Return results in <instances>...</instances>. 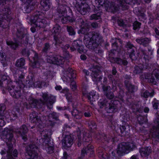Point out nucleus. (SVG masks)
<instances>
[{"label":"nucleus","mask_w":159,"mask_h":159,"mask_svg":"<svg viewBox=\"0 0 159 159\" xmlns=\"http://www.w3.org/2000/svg\"><path fill=\"white\" fill-rule=\"evenodd\" d=\"M85 39V44L90 49L97 48L102 41L100 34L93 32H90L88 35H86Z\"/></svg>","instance_id":"nucleus-1"},{"label":"nucleus","mask_w":159,"mask_h":159,"mask_svg":"<svg viewBox=\"0 0 159 159\" xmlns=\"http://www.w3.org/2000/svg\"><path fill=\"white\" fill-rule=\"evenodd\" d=\"M5 80L2 79L1 80V84L3 85L2 86L6 88L8 90L11 95L14 98L18 99L19 98L21 95V89L22 87L21 85H18V87H17V89H14L15 86L12 84V82L11 81L7 80L6 77L3 76Z\"/></svg>","instance_id":"nucleus-2"},{"label":"nucleus","mask_w":159,"mask_h":159,"mask_svg":"<svg viewBox=\"0 0 159 159\" xmlns=\"http://www.w3.org/2000/svg\"><path fill=\"white\" fill-rule=\"evenodd\" d=\"M120 102L117 100H104L98 102V105L100 108L105 107L106 111L108 113H112L116 112L118 110Z\"/></svg>","instance_id":"nucleus-3"},{"label":"nucleus","mask_w":159,"mask_h":159,"mask_svg":"<svg viewBox=\"0 0 159 159\" xmlns=\"http://www.w3.org/2000/svg\"><path fill=\"white\" fill-rule=\"evenodd\" d=\"M76 78L75 71L71 68L68 67L64 72L63 75L62 77L64 81L71 82L70 87L73 91L76 89V82L73 80Z\"/></svg>","instance_id":"nucleus-4"},{"label":"nucleus","mask_w":159,"mask_h":159,"mask_svg":"<svg viewBox=\"0 0 159 159\" xmlns=\"http://www.w3.org/2000/svg\"><path fill=\"white\" fill-rule=\"evenodd\" d=\"M140 78L143 80H147V81L153 85L159 84V68L153 70L152 73H144L141 75Z\"/></svg>","instance_id":"nucleus-5"},{"label":"nucleus","mask_w":159,"mask_h":159,"mask_svg":"<svg viewBox=\"0 0 159 159\" xmlns=\"http://www.w3.org/2000/svg\"><path fill=\"white\" fill-rule=\"evenodd\" d=\"M135 147V145L132 143H122L119 145L117 153L118 155L121 156L122 154L128 152L127 151L132 150Z\"/></svg>","instance_id":"nucleus-6"},{"label":"nucleus","mask_w":159,"mask_h":159,"mask_svg":"<svg viewBox=\"0 0 159 159\" xmlns=\"http://www.w3.org/2000/svg\"><path fill=\"white\" fill-rule=\"evenodd\" d=\"M31 21L34 24V26L39 28L43 27L47 24V21L40 14H36L31 17Z\"/></svg>","instance_id":"nucleus-7"},{"label":"nucleus","mask_w":159,"mask_h":159,"mask_svg":"<svg viewBox=\"0 0 159 159\" xmlns=\"http://www.w3.org/2000/svg\"><path fill=\"white\" fill-rule=\"evenodd\" d=\"M43 99H40L41 102L46 104L48 107L50 109L52 107V104L55 102L56 98L54 96L49 95L47 93H42Z\"/></svg>","instance_id":"nucleus-8"},{"label":"nucleus","mask_w":159,"mask_h":159,"mask_svg":"<svg viewBox=\"0 0 159 159\" xmlns=\"http://www.w3.org/2000/svg\"><path fill=\"white\" fill-rule=\"evenodd\" d=\"M27 30L24 28L18 29L16 35V37L21 40L20 43L27 44L28 43V38L26 36Z\"/></svg>","instance_id":"nucleus-9"},{"label":"nucleus","mask_w":159,"mask_h":159,"mask_svg":"<svg viewBox=\"0 0 159 159\" xmlns=\"http://www.w3.org/2000/svg\"><path fill=\"white\" fill-rule=\"evenodd\" d=\"M156 125L151 129L150 134L153 140L159 142V116L154 121Z\"/></svg>","instance_id":"nucleus-10"},{"label":"nucleus","mask_w":159,"mask_h":159,"mask_svg":"<svg viewBox=\"0 0 159 159\" xmlns=\"http://www.w3.org/2000/svg\"><path fill=\"white\" fill-rule=\"evenodd\" d=\"M101 68L98 65H94L91 68L92 71L91 76L93 80L97 84L98 82L101 81L102 77L101 75Z\"/></svg>","instance_id":"nucleus-11"},{"label":"nucleus","mask_w":159,"mask_h":159,"mask_svg":"<svg viewBox=\"0 0 159 159\" xmlns=\"http://www.w3.org/2000/svg\"><path fill=\"white\" fill-rule=\"evenodd\" d=\"M78 140L77 145L78 147H80L81 145L82 142L84 145H86V143L87 142L90 143L91 140V138L89 137V134L86 132H84L82 135H78Z\"/></svg>","instance_id":"nucleus-12"},{"label":"nucleus","mask_w":159,"mask_h":159,"mask_svg":"<svg viewBox=\"0 0 159 159\" xmlns=\"http://www.w3.org/2000/svg\"><path fill=\"white\" fill-rule=\"evenodd\" d=\"M29 149H28L27 154L29 156V159H36L37 158L38 154L37 151L38 150V147L35 144H32L29 145Z\"/></svg>","instance_id":"nucleus-13"},{"label":"nucleus","mask_w":159,"mask_h":159,"mask_svg":"<svg viewBox=\"0 0 159 159\" xmlns=\"http://www.w3.org/2000/svg\"><path fill=\"white\" fill-rule=\"evenodd\" d=\"M65 60L63 57L59 56H49L47 58L48 63L60 65L64 63Z\"/></svg>","instance_id":"nucleus-14"},{"label":"nucleus","mask_w":159,"mask_h":159,"mask_svg":"<svg viewBox=\"0 0 159 159\" xmlns=\"http://www.w3.org/2000/svg\"><path fill=\"white\" fill-rule=\"evenodd\" d=\"M87 155L90 157H93L94 155L93 146L89 143L87 144V147H84L82 150L81 157L83 159Z\"/></svg>","instance_id":"nucleus-15"},{"label":"nucleus","mask_w":159,"mask_h":159,"mask_svg":"<svg viewBox=\"0 0 159 159\" xmlns=\"http://www.w3.org/2000/svg\"><path fill=\"white\" fill-rule=\"evenodd\" d=\"M14 76L16 83H18L19 85H21V86L24 85L22 82L24 79L25 75L23 72L20 70H17L14 74Z\"/></svg>","instance_id":"nucleus-16"},{"label":"nucleus","mask_w":159,"mask_h":159,"mask_svg":"<svg viewBox=\"0 0 159 159\" xmlns=\"http://www.w3.org/2000/svg\"><path fill=\"white\" fill-rule=\"evenodd\" d=\"M75 8L79 12L83 15H85L89 10V6L87 4L77 5Z\"/></svg>","instance_id":"nucleus-17"},{"label":"nucleus","mask_w":159,"mask_h":159,"mask_svg":"<svg viewBox=\"0 0 159 159\" xmlns=\"http://www.w3.org/2000/svg\"><path fill=\"white\" fill-rule=\"evenodd\" d=\"M141 51L144 56V57L141 59V64L142 65V68L143 69H147L149 67V64L148 63L149 60V57L145 51L142 50H141Z\"/></svg>","instance_id":"nucleus-18"},{"label":"nucleus","mask_w":159,"mask_h":159,"mask_svg":"<svg viewBox=\"0 0 159 159\" xmlns=\"http://www.w3.org/2000/svg\"><path fill=\"white\" fill-rule=\"evenodd\" d=\"M32 55L31 57H33L34 62L32 63V66L33 68H39L40 65V60L39 58L38 54L35 52L31 51Z\"/></svg>","instance_id":"nucleus-19"},{"label":"nucleus","mask_w":159,"mask_h":159,"mask_svg":"<svg viewBox=\"0 0 159 159\" xmlns=\"http://www.w3.org/2000/svg\"><path fill=\"white\" fill-rule=\"evenodd\" d=\"M62 141L63 146L65 147H70L73 143V139L69 135L66 136Z\"/></svg>","instance_id":"nucleus-20"},{"label":"nucleus","mask_w":159,"mask_h":159,"mask_svg":"<svg viewBox=\"0 0 159 159\" xmlns=\"http://www.w3.org/2000/svg\"><path fill=\"white\" fill-rule=\"evenodd\" d=\"M140 45H143L144 47L147 46L151 41L150 38H141L140 39H137L135 40Z\"/></svg>","instance_id":"nucleus-21"},{"label":"nucleus","mask_w":159,"mask_h":159,"mask_svg":"<svg viewBox=\"0 0 159 159\" xmlns=\"http://www.w3.org/2000/svg\"><path fill=\"white\" fill-rule=\"evenodd\" d=\"M30 120L32 122L36 123L40 122L41 120L40 116H38V113L34 111H33L30 114Z\"/></svg>","instance_id":"nucleus-22"},{"label":"nucleus","mask_w":159,"mask_h":159,"mask_svg":"<svg viewBox=\"0 0 159 159\" xmlns=\"http://www.w3.org/2000/svg\"><path fill=\"white\" fill-rule=\"evenodd\" d=\"M151 149L150 147L142 148L139 149V152L142 157L148 156L151 152Z\"/></svg>","instance_id":"nucleus-23"},{"label":"nucleus","mask_w":159,"mask_h":159,"mask_svg":"<svg viewBox=\"0 0 159 159\" xmlns=\"http://www.w3.org/2000/svg\"><path fill=\"white\" fill-rule=\"evenodd\" d=\"M102 13V12L99 11L97 13L92 14L89 16V20H99L98 21L101 22L102 21L101 16Z\"/></svg>","instance_id":"nucleus-24"},{"label":"nucleus","mask_w":159,"mask_h":159,"mask_svg":"<svg viewBox=\"0 0 159 159\" xmlns=\"http://www.w3.org/2000/svg\"><path fill=\"white\" fill-rule=\"evenodd\" d=\"M81 44V42L79 40H75L72 43V46L70 47V49L72 51H74L76 50L79 51Z\"/></svg>","instance_id":"nucleus-25"},{"label":"nucleus","mask_w":159,"mask_h":159,"mask_svg":"<svg viewBox=\"0 0 159 159\" xmlns=\"http://www.w3.org/2000/svg\"><path fill=\"white\" fill-rule=\"evenodd\" d=\"M29 103L31 107H37L39 108L40 107L39 101L33 98H30L29 99Z\"/></svg>","instance_id":"nucleus-26"},{"label":"nucleus","mask_w":159,"mask_h":159,"mask_svg":"<svg viewBox=\"0 0 159 159\" xmlns=\"http://www.w3.org/2000/svg\"><path fill=\"white\" fill-rule=\"evenodd\" d=\"M111 42L112 44V46L113 49L116 50L117 49L118 46L117 45V43L119 42L122 44V41L120 39H117L116 38H112L111 39Z\"/></svg>","instance_id":"nucleus-27"},{"label":"nucleus","mask_w":159,"mask_h":159,"mask_svg":"<svg viewBox=\"0 0 159 159\" xmlns=\"http://www.w3.org/2000/svg\"><path fill=\"white\" fill-rule=\"evenodd\" d=\"M6 43L10 48L13 50H16L19 46L18 42L16 41L14 42L11 40H7Z\"/></svg>","instance_id":"nucleus-28"},{"label":"nucleus","mask_w":159,"mask_h":159,"mask_svg":"<svg viewBox=\"0 0 159 159\" xmlns=\"http://www.w3.org/2000/svg\"><path fill=\"white\" fill-rule=\"evenodd\" d=\"M131 105V108L134 112L142 113L143 110L139 108V102H135L130 104Z\"/></svg>","instance_id":"nucleus-29"},{"label":"nucleus","mask_w":159,"mask_h":159,"mask_svg":"<svg viewBox=\"0 0 159 159\" xmlns=\"http://www.w3.org/2000/svg\"><path fill=\"white\" fill-rule=\"evenodd\" d=\"M75 21V20L69 16H63L61 19V22L63 24L69 22L72 23Z\"/></svg>","instance_id":"nucleus-30"},{"label":"nucleus","mask_w":159,"mask_h":159,"mask_svg":"<svg viewBox=\"0 0 159 159\" xmlns=\"http://www.w3.org/2000/svg\"><path fill=\"white\" fill-rule=\"evenodd\" d=\"M154 94V92L153 90L151 92H149L147 90L143 91L141 93V96L145 98H147L149 97H152Z\"/></svg>","instance_id":"nucleus-31"},{"label":"nucleus","mask_w":159,"mask_h":159,"mask_svg":"<svg viewBox=\"0 0 159 159\" xmlns=\"http://www.w3.org/2000/svg\"><path fill=\"white\" fill-rule=\"evenodd\" d=\"M48 120L49 122H50V125L51 126H53L54 125L53 122H52L50 120V117H52L53 119H54L55 120H58V117L56 113L53 112L51 114H50L47 116Z\"/></svg>","instance_id":"nucleus-32"},{"label":"nucleus","mask_w":159,"mask_h":159,"mask_svg":"<svg viewBox=\"0 0 159 159\" xmlns=\"http://www.w3.org/2000/svg\"><path fill=\"white\" fill-rule=\"evenodd\" d=\"M89 28L88 27H81V29L79 30L78 33L80 34V33H81L82 34H84V43H85V36L86 35H88L89 33H90V32H89Z\"/></svg>","instance_id":"nucleus-33"},{"label":"nucleus","mask_w":159,"mask_h":159,"mask_svg":"<svg viewBox=\"0 0 159 159\" xmlns=\"http://www.w3.org/2000/svg\"><path fill=\"white\" fill-rule=\"evenodd\" d=\"M27 128L25 125H22L19 130L17 129L16 130H14L15 132L19 134L20 135L22 134H25L27 132Z\"/></svg>","instance_id":"nucleus-34"},{"label":"nucleus","mask_w":159,"mask_h":159,"mask_svg":"<svg viewBox=\"0 0 159 159\" xmlns=\"http://www.w3.org/2000/svg\"><path fill=\"white\" fill-rule=\"evenodd\" d=\"M113 60L114 62H116L120 65H123L124 66H126L128 64V62L126 60H122L120 58H113Z\"/></svg>","instance_id":"nucleus-35"},{"label":"nucleus","mask_w":159,"mask_h":159,"mask_svg":"<svg viewBox=\"0 0 159 159\" xmlns=\"http://www.w3.org/2000/svg\"><path fill=\"white\" fill-rule=\"evenodd\" d=\"M50 48L51 45L49 43H46L43 45L42 52L43 53L46 54Z\"/></svg>","instance_id":"nucleus-36"},{"label":"nucleus","mask_w":159,"mask_h":159,"mask_svg":"<svg viewBox=\"0 0 159 159\" xmlns=\"http://www.w3.org/2000/svg\"><path fill=\"white\" fill-rule=\"evenodd\" d=\"M125 47L127 48L128 53L130 52H134L135 47L130 42H128L126 43Z\"/></svg>","instance_id":"nucleus-37"},{"label":"nucleus","mask_w":159,"mask_h":159,"mask_svg":"<svg viewBox=\"0 0 159 159\" xmlns=\"http://www.w3.org/2000/svg\"><path fill=\"white\" fill-rule=\"evenodd\" d=\"M77 23L81 27H88L89 24L86 20H84L81 18H79L77 20Z\"/></svg>","instance_id":"nucleus-38"},{"label":"nucleus","mask_w":159,"mask_h":159,"mask_svg":"<svg viewBox=\"0 0 159 159\" xmlns=\"http://www.w3.org/2000/svg\"><path fill=\"white\" fill-rule=\"evenodd\" d=\"M49 0H41L40 4L45 10L49 8Z\"/></svg>","instance_id":"nucleus-39"},{"label":"nucleus","mask_w":159,"mask_h":159,"mask_svg":"<svg viewBox=\"0 0 159 159\" xmlns=\"http://www.w3.org/2000/svg\"><path fill=\"white\" fill-rule=\"evenodd\" d=\"M24 7L22 10L23 12L25 13H29L33 9V7L30 4H25L24 5Z\"/></svg>","instance_id":"nucleus-40"},{"label":"nucleus","mask_w":159,"mask_h":159,"mask_svg":"<svg viewBox=\"0 0 159 159\" xmlns=\"http://www.w3.org/2000/svg\"><path fill=\"white\" fill-rule=\"evenodd\" d=\"M72 115L74 117V118L76 119H80L82 117V115L76 109H74L72 111Z\"/></svg>","instance_id":"nucleus-41"},{"label":"nucleus","mask_w":159,"mask_h":159,"mask_svg":"<svg viewBox=\"0 0 159 159\" xmlns=\"http://www.w3.org/2000/svg\"><path fill=\"white\" fill-rule=\"evenodd\" d=\"M137 120L139 124L141 125L143 123H146L148 120L147 116H142L141 115H139L138 117Z\"/></svg>","instance_id":"nucleus-42"},{"label":"nucleus","mask_w":159,"mask_h":159,"mask_svg":"<svg viewBox=\"0 0 159 159\" xmlns=\"http://www.w3.org/2000/svg\"><path fill=\"white\" fill-rule=\"evenodd\" d=\"M126 88L128 91V92L126 93L127 95H129V93H133L134 92V86L129 83H128L126 85Z\"/></svg>","instance_id":"nucleus-43"},{"label":"nucleus","mask_w":159,"mask_h":159,"mask_svg":"<svg viewBox=\"0 0 159 159\" xmlns=\"http://www.w3.org/2000/svg\"><path fill=\"white\" fill-rule=\"evenodd\" d=\"M129 127L128 124H127L125 122H122V125H120V129L121 133H123L126 131V129H129Z\"/></svg>","instance_id":"nucleus-44"},{"label":"nucleus","mask_w":159,"mask_h":159,"mask_svg":"<svg viewBox=\"0 0 159 159\" xmlns=\"http://www.w3.org/2000/svg\"><path fill=\"white\" fill-rule=\"evenodd\" d=\"M25 64V59L23 58H21L17 60L16 66L18 67H21L24 65Z\"/></svg>","instance_id":"nucleus-45"},{"label":"nucleus","mask_w":159,"mask_h":159,"mask_svg":"<svg viewBox=\"0 0 159 159\" xmlns=\"http://www.w3.org/2000/svg\"><path fill=\"white\" fill-rule=\"evenodd\" d=\"M66 30L68 32L69 34L70 35L74 36L75 34V32L74 28L71 26L67 25L66 26Z\"/></svg>","instance_id":"nucleus-46"},{"label":"nucleus","mask_w":159,"mask_h":159,"mask_svg":"<svg viewBox=\"0 0 159 159\" xmlns=\"http://www.w3.org/2000/svg\"><path fill=\"white\" fill-rule=\"evenodd\" d=\"M61 30V27L58 24H55L52 30V32L55 34L59 33Z\"/></svg>","instance_id":"nucleus-47"},{"label":"nucleus","mask_w":159,"mask_h":159,"mask_svg":"<svg viewBox=\"0 0 159 159\" xmlns=\"http://www.w3.org/2000/svg\"><path fill=\"white\" fill-rule=\"evenodd\" d=\"M32 50H30L27 48H25L23 49L22 51V53L23 55L26 57H29L30 55H32Z\"/></svg>","instance_id":"nucleus-48"},{"label":"nucleus","mask_w":159,"mask_h":159,"mask_svg":"<svg viewBox=\"0 0 159 159\" xmlns=\"http://www.w3.org/2000/svg\"><path fill=\"white\" fill-rule=\"evenodd\" d=\"M143 70V68L142 67L136 66L134 67L133 72L135 74H139L142 72Z\"/></svg>","instance_id":"nucleus-49"},{"label":"nucleus","mask_w":159,"mask_h":159,"mask_svg":"<svg viewBox=\"0 0 159 159\" xmlns=\"http://www.w3.org/2000/svg\"><path fill=\"white\" fill-rule=\"evenodd\" d=\"M12 149H11V154L10 155V156H11V157L13 159H16L15 158L17 157V155L18 154L17 151L16 149H15L13 152V153H12ZM8 151L9 148H8V150L7 151V154L6 157V159H7V156H8Z\"/></svg>","instance_id":"nucleus-50"},{"label":"nucleus","mask_w":159,"mask_h":159,"mask_svg":"<svg viewBox=\"0 0 159 159\" xmlns=\"http://www.w3.org/2000/svg\"><path fill=\"white\" fill-rule=\"evenodd\" d=\"M102 89H103L104 94L110 91L111 87L109 86L103 85H102Z\"/></svg>","instance_id":"nucleus-51"},{"label":"nucleus","mask_w":159,"mask_h":159,"mask_svg":"<svg viewBox=\"0 0 159 159\" xmlns=\"http://www.w3.org/2000/svg\"><path fill=\"white\" fill-rule=\"evenodd\" d=\"M141 24L140 22L138 21H136L134 22L133 25L134 30H139V29L140 28Z\"/></svg>","instance_id":"nucleus-52"},{"label":"nucleus","mask_w":159,"mask_h":159,"mask_svg":"<svg viewBox=\"0 0 159 159\" xmlns=\"http://www.w3.org/2000/svg\"><path fill=\"white\" fill-rule=\"evenodd\" d=\"M44 75L46 76L47 79H52L53 77L52 72L50 71H47L44 73Z\"/></svg>","instance_id":"nucleus-53"},{"label":"nucleus","mask_w":159,"mask_h":159,"mask_svg":"<svg viewBox=\"0 0 159 159\" xmlns=\"http://www.w3.org/2000/svg\"><path fill=\"white\" fill-rule=\"evenodd\" d=\"M54 40L55 41V45L56 46L59 45L62 43L61 40L60 39V36H54Z\"/></svg>","instance_id":"nucleus-54"},{"label":"nucleus","mask_w":159,"mask_h":159,"mask_svg":"<svg viewBox=\"0 0 159 159\" xmlns=\"http://www.w3.org/2000/svg\"><path fill=\"white\" fill-rule=\"evenodd\" d=\"M98 157L100 159H107L108 157L106 155L104 154L101 151L98 152Z\"/></svg>","instance_id":"nucleus-55"},{"label":"nucleus","mask_w":159,"mask_h":159,"mask_svg":"<svg viewBox=\"0 0 159 159\" xmlns=\"http://www.w3.org/2000/svg\"><path fill=\"white\" fill-rule=\"evenodd\" d=\"M99 4L102 6L104 5L106 7H107V4L108 2L107 0H98Z\"/></svg>","instance_id":"nucleus-56"},{"label":"nucleus","mask_w":159,"mask_h":159,"mask_svg":"<svg viewBox=\"0 0 159 159\" xmlns=\"http://www.w3.org/2000/svg\"><path fill=\"white\" fill-rule=\"evenodd\" d=\"M95 92L94 91L92 92L88 95V98L89 100L93 101V99H95Z\"/></svg>","instance_id":"nucleus-57"},{"label":"nucleus","mask_w":159,"mask_h":159,"mask_svg":"<svg viewBox=\"0 0 159 159\" xmlns=\"http://www.w3.org/2000/svg\"><path fill=\"white\" fill-rule=\"evenodd\" d=\"M104 95L106 96L107 98L110 99H112L114 96L113 93L111 91L107 93L104 94Z\"/></svg>","instance_id":"nucleus-58"},{"label":"nucleus","mask_w":159,"mask_h":159,"mask_svg":"<svg viewBox=\"0 0 159 159\" xmlns=\"http://www.w3.org/2000/svg\"><path fill=\"white\" fill-rule=\"evenodd\" d=\"M153 107L154 109H157L158 108L159 104V101L157 100H154L152 102Z\"/></svg>","instance_id":"nucleus-59"},{"label":"nucleus","mask_w":159,"mask_h":159,"mask_svg":"<svg viewBox=\"0 0 159 159\" xmlns=\"http://www.w3.org/2000/svg\"><path fill=\"white\" fill-rule=\"evenodd\" d=\"M5 116L3 115H0V127H2L5 125V122L4 120Z\"/></svg>","instance_id":"nucleus-60"},{"label":"nucleus","mask_w":159,"mask_h":159,"mask_svg":"<svg viewBox=\"0 0 159 159\" xmlns=\"http://www.w3.org/2000/svg\"><path fill=\"white\" fill-rule=\"evenodd\" d=\"M117 23L120 26L124 27L126 25L124 21L122 19H119L117 21Z\"/></svg>","instance_id":"nucleus-61"},{"label":"nucleus","mask_w":159,"mask_h":159,"mask_svg":"<svg viewBox=\"0 0 159 159\" xmlns=\"http://www.w3.org/2000/svg\"><path fill=\"white\" fill-rule=\"evenodd\" d=\"M5 110V107L3 104H0V115H3Z\"/></svg>","instance_id":"nucleus-62"},{"label":"nucleus","mask_w":159,"mask_h":159,"mask_svg":"<svg viewBox=\"0 0 159 159\" xmlns=\"http://www.w3.org/2000/svg\"><path fill=\"white\" fill-rule=\"evenodd\" d=\"M89 125L91 129H95L96 127V123L94 121H91L89 123Z\"/></svg>","instance_id":"nucleus-63"},{"label":"nucleus","mask_w":159,"mask_h":159,"mask_svg":"<svg viewBox=\"0 0 159 159\" xmlns=\"http://www.w3.org/2000/svg\"><path fill=\"white\" fill-rule=\"evenodd\" d=\"M134 52H130L128 53H130L129 56L132 61L135 60L137 58L136 56H135V54L134 53Z\"/></svg>","instance_id":"nucleus-64"}]
</instances>
